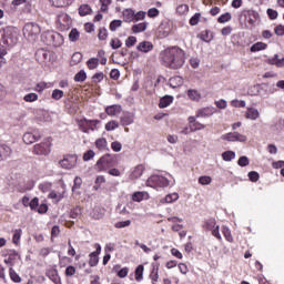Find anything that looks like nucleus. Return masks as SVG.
<instances>
[{
    "label": "nucleus",
    "instance_id": "nucleus-1",
    "mask_svg": "<svg viewBox=\"0 0 284 284\" xmlns=\"http://www.w3.org/2000/svg\"><path fill=\"white\" fill-rule=\"evenodd\" d=\"M186 59L187 53L179 45L169 47L161 53V63L169 70H181Z\"/></svg>",
    "mask_w": 284,
    "mask_h": 284
},
{
    "label": "nucleus",
    "instance_id": "nucleus-2",
    "mask_svg": "<svg viewBox=\"0 0 284 284\" xmlns=\"http://www.w3.org/2000/svg\"><path fill=\"white\" fill-rule=\"evenodd\" d=\"M116 165H119L116 155L104 154L95 163V170L98 172H108L110 169L116 168Z\"/></svg>",
    "mask_w": 284,
    "mask_h": 284
},
{
    "label": "nucleus",
    "instance_id": "nucleus-3",
    "mask_svg": "<svg viewBox=\"0 0 284 284\" xmlns=\"http://www.w3.org/2000/svg\"><path fill=\"white\" fill-rule=\"evenodd\" d=\"M148 187H153V190H163V187L170 186V180L163 175H151L146 180Z\"/></svg>",
    "mask_w": 284,
    "mask_h": 284
},
{
    "label": "nucleus",
    "instance_id": "nucleus-4",
    "mask_svg": "<svg viewBox=\"0 0 284 284\" xmlns=\"http://www.w3.org/2000/svg\"><path fill=\"white\" fill-rule=\"evenodd\" d=\"M202 230H204V232H211L212 236H214V239H216L217 241H223V237L221 236L220 232V226L216 225V219L211 217L204 220L202 224Z\"/></svg>",
    "mask_w": 284,
    "mask_h": 284
},
{
    "label": "nucleus",
    "instance_id": "nucleus-5",
    "mask_svg": "<svg viewBox=\"0 0 284 284\" xmlns=\"http://www.w3.org/2000/svg\"><path fill=\"white\" fill-rule=\"evenodd\" d=\"M99 123H101V120H88L85 118L78 120L79 130L84 134H90V132L99 130Z\"/></svg>",
    "mask_w": 284,
    "mask_h": 284
},
{
    "label": "nucleus",
    "instance_id": "nucleus-6",
    "mask_svg": "<svg viewBox=\"0 0 284 284\" xmlns=\"http://www.w3.org/2000/svg\"><path fill=\"white\" fill-rule=\"evenodd\" d=\"M23 37L29 41H34L38 34H41V27L34 22L27 23L23 29Z\"/></svg>",
    "mask_w": 284,
    "mask_h": 284
},
{
    "label": "nucleus",
    "instance_id": "nucleus-7",
    "mask_svg": "<svg viewBox=\"0 0 284 284\" xmlns=\"http://www.w3.org/2000/svg\"><path fill=\"white\" fill-rule=\"evenodd\" d=\"M43 38L45 39L47 45H53V48H59L63 45V36L57 31H48L44 33Z\"/></svg>",
    "mask_w": 284,
    "mask_h": 284
},
{
    "label": "nucleus",
    "instance_id": "nucleus-8",
    "mask_svg": "<svg viewBox=\"0 0 284 284\" xmlns=\"http://www.w3.org/2000/svg\"><path fill=\"white\" fill-rule=\"evenodd\" d=\"M78 162L79 156H77V154H64L63 158L59 161V165L62 168V170H74Z\"/></svg>",
    "mask_w": 284,
    "mask_h": 284
},
{
    "label": "nucleus",
    "instance_id": "nucleus-9",
    "mask_svg": "<svg viewBox=\"0 0 284 284\" xmlns=\"http://www.w3.org/2000/svg\"><path fill=\"white\" fill-rule=\"evenodd\" d=\"M221 139L223 141H229V142H240V143H245L247 141V136L246 135H243L239 132H230V133H226V134H223L221 136Z\"/></svg>",
    "mask_w": 284,
    "mask_h": 284
},
{
    "label": "nucleus",
    "instance_id": "nucleus-10",
    "mask_svg": "<svg viewBox=\"0 0 284 284\" xmlns=\"http://www.w3.org/2000/svg\"><path fill=\"white\" fill-rule=\"evenodd\" d=\"M32 153L37 156H48L50 154V144L48 142H41L33 146Z\"/></svg>",
    "mask_w": 284,
    "mask_h": 284
},
{
    "label": "nucleus",
    "instance_id": "nucleus-11",
    "mask_svg": "<svg viewBox=\"0 0 284 284\" xmlns=\"http://www.w3.org/2000/svg\"><path fill=\"white\" fill-rule=\"evenodd\" d=\"M95 251L89 254L90 267H97L99 265V254H101V244H94Z\"/></svg>",
    "mask_w": 284,
    "mask_h": 284
},
{
    "label": "nucleus",
    "instance_id": "nucleus-12",
    "mask_svg": "<svg viewBox=\"0 0 284 284\" xmlns=\"http://www.w3.org/2000/svg\"><path fill=\"white\" fill-rule=\"evenodd\" d=\"M41 139V133L39 131L27 132L23 134L22 141L27 145H32V143H37Z\"/></svg>",
    "mask_w": 284,
    "mask_h": 284
},
{
    "label": "nucleus",
    "instance_id": "nucleus-13",
    "mask_svg": "<svg viewBox=\"0 0 284 284\" xmlns=\"http://www.w3.org/2000/svg\"><path fill=\"white\" fill-rule=\"evenodd\" d=\"M196 115H191L187 118V122L190 125V132H199L201 130H205V124L196 121Z\"/></svg>",
    "mask_w": 284,
    "mask_h": 284
},
{
    "label": "nucleus",
    "instance_id": "nucleus-14",
    "mask_svg": "<svg viewBox=\"0 0 284 284\" xmlns=\"http://www.w3.org/2000/svg\"><path fill=\"white\" fill-rule=\"evenodd\" d=\"M213 114H216V109L214 106H206L199 109L195 116L197 119H210Z\"/></svg>",
    "mask_w": 284,
    "mask_h": 284
},
{
    "label": "nucleus",
    "instance_id": "nucleus-15",
    "mask_svg": "<svg viewBox=\"0 0 284 284\" xmlns=\"http://www.w3.org/2000/svg\"><path fill=\"white\" fill-rule=\"evenodd\" d=\"M58 23L62 30H68L72 26V19L67 13H61L58 16Z\"/></svg>",
    "mask_w": 284,
    "mask_h": 284
},
{
    "label": "nucleus",
    "instance_id": "nucleus-16",
    "mask_svg": "<svg viewBox=\"0 0 284 284\" xmlns=\"http://www.w3.org/2000/svg\"><path fill=\"white\" fill-rule=\"evenodd\" d=\"M136 50L148 54V52H152V50H154V44L150 41H142L136 45Z\"/></svg>",
    "mask_w": 284,
    "mask_h": 284
},
{
    "label": "nucleus",
    "instance_id": "nucleus-17",
    "mask_svg": "<svg viewBox=\"0 0 284 284\" xmlns=\"http://www.w3.org/2000/svg\"><path fill=\"white\" fill-rule=\"evenodd\" d=\"M148 199H150V193L145 191H136L132 194L134 203H141V201H148Z\"/></svg>",
    "mask_w": 284,
    "mask_h": 284
},
{
    "label": "nucleus",
    "instance_id": "nucleus-18",
    "mask_svg": "<svg viewBox=\"0 0 284 284\" xmlns=\"http://www.w3.org/2000/svg\"><path fill=\"white\" fill-rule=\"evenodd\" d=\"M122 110L121 104H113L105 108V113L108 116H116V114H121Z\"/></svg>",
    "mask_w": 284,
    "mask_h": 284
},
{
    "label": "nucleus",
    "instance_id": "nucleus-19",
    "mask_svg": "<svg viewBox=\"0 0 284 284\" xmlns=\"http://www.w3.org/2000/svg\"><path fill=\"white\" fill-rule=\"evenodd\" d=\"M12 154V149L6 144H0V161H6Z\"/></svg>",
    "mask_w": 284,
    "mask_h": 284
},
{
    "label": "nucleus",
    "instance_id": "nucleus-20",
    "mask_svg": "<svg viewBox=\"0 0 284 284\" xmlns=\"http://www.w3.org/2000/svg\"><path fill=\"white\" fill-rule=\"evenodd\" d=\"M123 21L125 23L134 22V10L133 9H124L122 12Z\"/></svg>",
    "mask_w": 284,
    "mask_h": 284
},
{
    "label": "nucleus",
    "instance_id": "nucleus-21",
    "mask_svg": "<svg viewBox=\"0 0 284 284\" xmlns=\"http://www.w3.org/2000/svg\"><path fill=\"white\" fill-rule=\"evenodd\" d=\"M134 123V116L130 113H126L120 118V124L123 128H128V125H132Z\"/></svg>",
    "mask_w": 284,
    "mask_h": 284
},
{
    "label": "nucleus",
    "instance_id": "nucleus-22",
    "mask_svg": "<svg viewBox=\"0 0 284 284\" xmlns=\"http://www.w3.org/2000/svg\"><path fill=\"white\" fill-rule=\"evenodd\" d=\"M172 103H174V97L165 95V97L160 99L159 108L160 109L169 108V105H172Z\"/></svg>",
    "mask_w": 284,
    "mask_h": 284
},
{
    "label": "nucleus",
    "instance_id": "nucleus-23",
    "mask_svg": "<svg viewBox=\"0 0 284 284\" xmlns=\"http://www.w3.org/2000/svg\"><path fill=\"white\" fill-rule=\"evenodd\" d=\"M221 232L229 243H234V237L232 236V231L226 225L221 226Z\"/></svg>",
    "mask_w": 284,
    "mask_h": 284
},
{
    "label": "nucleus",
    "instance_id": "nucleus-24",
    "mask_svg": "<svg viewBox=\"0 0 284 284\" xmlns=\"http://www.w3.org/2000/svg\"><path fill=\"white\" fill-rule=\"evenodd\" d=\"M246 119H250L251 121H256L258 116H261V113H258L257 109L248 108L245 113Z\"/></svg>",
    "mask_w": 284,
    "mask_h": 284
},
{
    "label": "nucleus",
    "instance_id": "nucleus-25",
    "mask_svg": "<svg viewBox=\"0 0 284 284\" xmlns=\"http://www.w3.org/2000/svg\"><path fill=\"white\" fill-rule=\"evenodd\" d=\"M145 30H148V22H140L131 28V32H133V34L145 32Z\"/></svg>",
    "mask_w": 284,
    "mask_h": 284
},
{
    "label": "nucleus",
    "instance_id": "nucleus-26",
    "mask_svg": "<svg viewBox=\"0 0 284 284\" xmlns=\"http://www.w3.org/2000/svg\"><path fill=\"white\" fill-rule=\"evenodd\" d=\"M270 65H276V68H284V58L278 59V54L267 60Z\"/></svg>",
    "mask_w": 284,
    "mask_h": 284
},
{
    "label": "nucleus",
    "instance_id": "nucleus-27",
    "mask_svg": "<svg viewBox=\"0 0 284 284\" xmlns=\"http://www.w3.org/2000/svg\"><path fill=\"white\" fill-rule=\"evenodd\" d=\"M17 256H19V253H17V251H13L11 254L8 255L7 258L3 260V263L6 265H9V267H14V261H17Z\"/></svg>",
    "mask_w": 284,
    "mask_h": 284
},
{
    "label": "nucleus",
    "instance_id": "nucleus-28",
    "mask_svg": "<svg viewBox=\"0 0 284 284\" xmlns=\"http://www.w3.org/2000/svg\"><path fill=\"white\" fill-rule=\"evenodd\" d=\"M55 8H68L74 0H50Z\"/></svg>",
    "mask_w": 284,
    "mask_h": 284
},
{
    "label": "nucleus",
    "instance_id": "nucleus-29",
    "mask_svg": "<svg viewBox=\"0 0 284 284\" xmlns=\"http://www.w3.org/2000/svg\"><path fill=\"white\" fill-rule=\"evenodd\" d=\"M186 97H189L191 101H196V102L201 101V93L195 89L187 90Z\"/></svg>",
    "mask_w": 284,
    "mask_h": 284
},
{
    "label": "nucleus",
    "instance_id": "nucleus-30",
    "mask_svg": "<svg viewBox=\"0 0 284 284\" xmlns=\"http://www.w3.org/2000/svg\"><path fill=\"white\" fill-rule=\"evenodd\" d=\"M78 12L80 17H88V14H92V7L90 4H81Z\"/></svg>",
    "mask_w": 284,
    "mask_h": 284
},
{
    "label": "nucleus",
    "instance_id": "nucleus-31",
    "mask_svg": "<svg viewBox=\"0 0 284 284\" xmlns=\"http://www.w3.org/2000/svg\"><path fill=\"white\" fill-rule=\"evenodd\" d=\"M175 201H179V193H170L162 200H160V203L165 204V203H174Z\"/></svg>",
    "mask_w": 284,
    "mask_h": 284
},
{
    "label": "nucleus",
    "instance_id": "nucleus-32",
    "mask_svg": "<svg viewBox=\"0 0 284 284\" xmlns=\"http://www.w3.org/2000/svg\"><path fill=\"white\" fill-rule=\"evenodd\" d=\"M4 43L7 45H14L18 41V38L12 34V32H7L3 37Z\"/></svg>",
    "mask_w": 284,
    "mask_h": 284
},
{
    "label": "nucleus",
    "instance_id": "nucleus-33",
    "mask_svg": "<svg viewBox=\"0 0 284 284\" xmlns=\"http://www.w3.org/2000/svg\"><path fill=\"white\" fill-rule=\"evenodd\" d=\"M51 83H48V82H38L34 87V92H38L39 94H41L43 92V90H48V88H51Z\"/></svg>",
    "mask_w": 284,
    "mask_h": 284
},
{
    "label": "nucleus",
    "instance_id": "nucleus-34",
    "mask_svg": "<svg viewBox=\"0 0 284 284\" xmlns=\"http://www.w3.org/2000/svg\"><path fill=\"white\" fill-rule=\"evenodd\" d=\"M95 148L103 152V150H108V140L105 138H99L95 140Z\"/></svg>",
    "mask_w": 284,
    "mask_h": 284
},
{
    "label": "nucleus",
    "instance_id": "nucleus-35",
    "mask_svg": "<svg viewBox=\"0 0 284 284\" xmlns=\"http://www.w3.org/2000/svg\"><path fill=\"white\" fill-rule=\"evenodd\" d=\"M83 61V54L81 52H74L71 57L70 65H79Z\"/></svg>",
    "mask_w": 284,
    "mask_h": 284
},
{
    "label": "nucleus",
    "instance_id": "nucleus-36",
    "mask_svg": "<svg viewBox=\"0 0 284 284\" xmlns=\"http://www.w3.org/2000/svg\"><path fill=\"white\" fill-rule=\"evenodd\" d=\"M149 276L152 281V284H156L159 282V264L153 265V268Z\"/></svg>",
    "mask_w": 284,
    "mask_h": 284
},
{
    "label": "nucleus",
    "instance_id": "nucleus-37",
    "mask_svg": "<svg viewBox=\"0 0 284 284\" xmlns=\"http://www.w3.org/2000/svg\"><path fill=\"white\" fill-rule=\"evenodd\" d=\"M144 271H145V266H143V264L138 265V267L135 268V281L138 283H141V281H143Z\"/></svg>",
    "mask_w": 284,
    "mask_h": 284
},
{
    "label": "nucleus",
    "instance_id": "nucleus-38",
    "mask_svg": "<svg viewBox=\"0 0 284 284\" xmlns=\"http://www.w3.org/2000/svg\"><path fill=\"white\" fill-rule=\"evenodd\" d=\"M9 276H10L12 283H21V281H23V280L17 274V271H14V267H9Z\"/></svg>",
    "mask_w": 284,
    "mask_h": 284
},
{
    "label": "nucleus",
    "instance_id": "nucleus-39",
    "mask_svg": "<svg viewBox=\"0 0 284 284\" xmlns=\"http://www.w3.org/2000/svg\"><path fill=\"white\" fill-rule=\"evenodd\" d=\"M261 50H267V43L256 42L251 47V52H261Z\"/></svg>",
    "mask_w": 284,
    "mask_h": 284
},
{
    "label": "nucleus",
    "instance_id": "nucleus-40",
    "mask_svg": "<svg viewBox=\"0 0 284 284\" xmlns=\"http://www.w3.org/2000/svg\"><path fill=\"white\" fill-rule=\"evenodd\" d=\"M190 12V6L187 4H179L176 7V14H179L180 17H183L185 14H187Z\"/></svg>",
    "mask_w": 284,
    "mask_h": 284
},
{
    "label": "nucleus",
    "instance_id": "nucleus-41",
    "mask_svg": "<svg viewBox=\"0 0 284 284\" xmlns=\"http://www.w3.org/2000/svg\"><path fill=\"white\" fill-rule=\"evenodd\" d=\"M36 58L38 59V61H41L43 63V61L48 60V51H45L43 49H39L36 52Z\"/></svg>",
    "mask_w": 284,
    "mask_h": 284
},
{
    "label": "nucleus",
    "instance_id": "nucleus-42",
    "mask_svg": "<svg viewBox=\"0 0 284 284\" xmlns=\"http://www.w3.org/2000/svg\"><path fill=\"white\" fill-rule=\"evenodd\" d=\"M87 68L89 70H97L99 68V58H91L87 61Z\"/></svg>",
    "mask_w": 284,
    "mask_h": 284
},
{
    "label": "nucleus",
    "instance_id": "nucleus-43",
    "mask_svg": "<svg viewBox=\"0 0 284 284\" xmlns=\"http://www.w3.org/2000/svg\"><path fill=\"white\" fill-rule=\"evenodd\" d=\"M23 234V231L21 229H17L12 236V243L13 245H19L21 241V235Z\"/></svg>",
    "mask_w": 284,
    "mask_h": 284
},
{
    "label": "nucleus",
    "instance_id": "nucleus-44",
    "mask_svg": "<svg viewBox=\"0 0 284 284\" xmlns=\"http://www.w3.org/2000/svg\"><path fill=\"white\" fill-rule=\"evenodd\" d=\"M23 101H26V103H34V101H39V94L28 93L23 97Z\"/></svg>",
    "mask_w": 284,
    "mask_h": 284
},
{
    "label": "nucleus",
    "instance_id": "nucleus-45",
    "mask_svg": "<svg viewBox=\"0 0 284 284\" xmlns=\"http://www.w3.org/2000/svg\"><path fill=\"white\" fill-rule=\"evenodd\" d=\"M121 26H123L122 20H113L110 22L109 30H111V32H116Z\"/></svg>",
    "mask_w": 284,
    "mask_h": 284
},
{
    "label": "nucleus",
    "instance_id": "nucleus-46",
    "mask_svg": "<svg viewBox=\"0 0 284 284\" xmlns=\"http://www.w3.org/2000/svg\"><path fill=\"white\" fill-rule=\"evenodd\" d=\"M222 159L226 162L233 161V159H236V153L234 151H225L222 153Z\"/></svg>",
    "mask_w": 284,
    "mask_h": 284
},
{
    "label": "nucleus",
    "instance_id": "nucleus-47",
    "mask_svg": "<svg viewBox=\"0 0 284 284\" xmlns=\"http://www.w3.org/2000/svg\"><path fill=\"white\" fill-rule=\"evenodd\" d=\"M85 79H88V74L85 73L84 70H81L80 72H78L75 75H74V81L77 83H83V81H85Z\"/></svg>",
    "mask_w": 284,
    "mask_h": 284
},
{
    "label": "nucleus",
    "instance_id": "nucleus-48",
    "mask_svg": "<svg viewBox=\"0 0 284 284\" xmlns=\"http://www.w3.org/2000/svg\"><path fill=\"white\" fill-rule=\"evenodd\" d=\"M116 128H119V122H116V120H111L109 121L104 129L106 130V132H112L114 130H116Z\"/></svg>",
    "mask_w": 284,
    "mask_h": 284
},
{
    "label": "nucleus",
    "instance_id": "nucleus-49",
    "mask_svg": "<svg viewBox=\"0 0 284 284\" xmlns=\"http://www.w3.org/2000/svg\"><path fill=\"white\" fill-rule=\"evenodd\" d=\"M79 37H81V33H79V30L72 29L69 33V41H72L74 43L79 41Z\"/></svg>",
    "mask_w": 284,
    "mask_h": 284
},
{
    "label": "nucleus",
    "instance_id": "nucleus-50",
    "mask_svg": "<svg viewBox=\"0 0 284 284\" xmlns=\"http://www.w3.org/2000/svg\"><path fill=\"white\" fill-rule=\"evenodd\" d=\"M227 21H232V14L230 12L221 14L217 18V23H227Z\"/></svg>",
    "mask_w": 284,
    "mask_h": 284
},
{
    "label": "nucleus",
    "instance_id": "nucleus-51",
    "mask_svg": "<svg viewBox=\"0 0 284 284\" xmlns=\"http://www.w3.org/2000/svg\"><path fill=\"white\" fill-rule=\"evenodd\" d=\"M64 95L63 91L60 89H55L52 91L51 98L53 101H61V98Z\"/></svg>",
    "mask_w": 284,
    "mask_h": 284
},
{
    "label": "nucleus",
    "instance_id": "nucleus-52",
    "mask_svg": "<svg viewBox=\"0 0 284 284\" xmlns=\"http://www.w3.org/2000/svg\"><path fill=\"white\" fill-rule=\"evenodd\" d=\"M110 45H111L112 50H119V48H121V45H123V42H121V40L119 38H113L110 41Z\"/></svg>",
    "mask_w": 284,
    "mask_h": 284
},
{
    "label": "nucleus",
    "instance_id": "nucleus-53",
    "mask_svg": "<svg viewBox=\"0 0 284 284\" xmlns=\"http://www.w3.org/2000/svg\"><path fill=\"white\" fill-rule=\"evenodd\" d=\"M200 185H210L212 183V178L209 175H202L199 178Z\"/></svg>",
    "mask_w": 284,
    "mask_h": 284
},
{
    "label": "nucleus",
    "instance_id": "nucleus-54",
    "mask_svg": "<svg viewBox=\"0 0 284 284\" xmlns=\"http://www.w3.org/2000/svg\"><path fill=\"white\" fill-rule=\"evenodd\" d=\"M101 3V12H108L110 4L112 3V0H100Z\"/></svg>",
    "mask_w": 284,
    "mask_h": 284
},
{
    "label": "nucleus",
    "instance_id": "nucleus-55",
    "mask_svg": "<svg viewBox=\"0 0 284 284\" xmlns=\"http://www.w3.org/2000/svg\"><path fill=\"white\" fill-rule=\"evenodd\" d=\"M130 225H132V221L126 220V221H121L114 224V227H116L118 230H121L123 227H130Z\"/></svg>",
    "mask_w": 284,
    "mask_h": 284
},
{
    "label": "nucleus",
    "instance_id": "nucleus-56",
    "mask_svg": "<svg viewBox=\"0 0 284 284\" xmlns=\"http://www.w3.org/2000/svg\"><path fill=\"white\" fill-rule=\"evenodd\" d=\"M98 39L100 41H105V39H108V29L101 28L98 33Z\"/></svg>",
    "mask_w": 284,
    "mask_h": 284
},
{
    "label": "nucleus",
    "instance_id": "nucleus-57",
    "mask_svg": "<svg viewBox=\"0 0 284 284\" xmlns=\"http://www.w3.org/2000/svg\"><path fill=\"white\" fill-rule=\"evenodd\" d=\"M159 14H161V11H159L156 8H151L148 10V17L150 19H155V17H159Z\"/></svg>",
    "mask_w": 284,
    "mask_h": 284
},
{
    "label": "nucleus",
    "instance_id": "nucleus-58",
    "mask_svg": "<svg viewBox=\"0 0 284 284\" xmlns=\"http://www.w3.org/2000/svg\"><path fill=\"white\" fill-rule=\"evenodd\" d=\"M125 45H126V48H133V45H136V37L130 36V37L125 40Z\"/></svg>",
    "mask_w": 284,
    "mask_h": 284
},
{
    "label": "nucleus",
    "instance_id": "nucleus-59",
    "mask_svg": "<svg viewBox=\"0 0 284 284\" xmlns=\"http://www.w3.org/2000/svg\"><path fill=\"white\" fill-rule=\"evenodd\" d=\"M111 149L113 152H121V150H123V144H121L119 141H114L111 143Z\"/></svg>",
    "mask_w": 284,
    "mask_h": 284
},
{
    "label": "nucleus",
    "instance_id": "nucleus-60",
    "mask_svg": "<svg viewBox=\"0 0 284 284\" xmlns=\"http://www.w3.org/2000/svg\"><path fill=\"white\" fill-rule=\"evenodd\" d=\"M199 21H201V13H195V14L190 19V26H199Z\"/></svg>",
    "mask_w": 284,
    "mask_h": 284
},
{
    "label": "nucleus",
    "instance_id": "nucleus-61",
    "mask_svg": "<svg viewBox=\"0 0 284 284\" xmlns=\"http://www.w3.org/2000/svg\"><path fill=\"white\" fill-rule=\"evenodd\" d=\"M64 274H65V276H74V274H77V267H74L73 265H69L65 268Z\"/></svg>",
    "mask_w": 284,
    "mask_h": 284
},
{
    "label": "nucleus",
    "instance_id": "nucleus-62",
    "mask_svg": "<svg viewBox=\"0 0 284 284\" xmlns=\"http://www.w3.org/2000/svg\"><path fill=\"white\" fill-rule=\"evenodd\" d=\"M145 14H148L145 11L134 12V21H143L145 19Z\"/></svg>",
    "mask_w": 284,
    "mask_h": 284
},
{
    "label": "nucleus",
    "instance_id": "nucleus-63",
    "mask_svg": "<svg viewBox=\"0 0 284 284\" xmlns=\"http://www.w3.org/2000/svg\"><path fill=\"white\" fill-rule=\"evenodd\" d=\"M94 156H95V153L92 150H89L83 154V161H92Z\"/></svg>",
    "mask_w": 284,
    "mask_h": 284
},
{
    "label": "nucleus",
    "instance_id": "nucleus-64",
    "mask_svg": "<svg viewBox=\"0 0 284 284\" xmlns=\"http://www.w3.org/2000/svg\"><path fill=\"white\" fill-rule=\"evenodd\" d=\"M274 32L277 37H284V26L278 24L277 27H275Z\"/></svg>",
    "mask_w": 284,
    "mask_h": 284
}]
</instances>
